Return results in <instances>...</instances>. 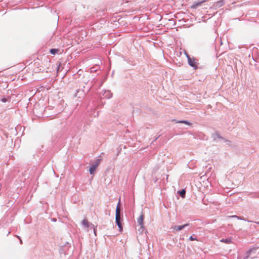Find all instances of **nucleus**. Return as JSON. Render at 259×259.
Masks as SVG:
<instances>
[{"mask_svg":"<svg viewBox=\"0 0 259 259\" xmlns=\"http://www.w3.org/2000/svg\"><path fill=\"white\" fill-rule=\"evenodd\" d=\"M183 51H184V54L187 58L188 64L194 69H197L198 63L196 61V59L194 57L191 58L188 53L186 51V50H183Z\"/></svg>","mask_w":259,"mask_h":259,"instance_id":"obj_1","label":"nucleus"},{"mask_svg":"<svg viewBox=\"0 0 259 259\" xmlns=\"http://www.w3.org/2000/svg\"><path fill=\"white\" fill-rule=\"evenodd\" d=\"M211 138L215 142H220L222 141H226V140L221 135L219 132L216 131L211 134Z\"/></svg>","mask_w":259,"mask_h":259,"instance_id":"obj_2","label":"nucleus"},{"mask_svg":"<svg viewBox=\"0 0 259 259\" xmlns=\"http://www.w3.org/2000/svg\"><path fill=\"white\" fill-rule=\"evenodd\" d=\"M123 221V215L122 213H118L115 214V224L119 228L120 232H121L123 230L122 222Z\"/></svg>","mask_w":259,"mask_h":259,"instance_id":"obj_3","label":"nucleus"},{"mask_svg":"<svg viewBox=\"0 0 259 259\" xmlns=\"http://www.w3.org/2000/svg\"><path fill=\"white\" fill-rule=\"evenodd\" d=\"M101 160V159H97L94 163L91 164L89 168V172L91 175H93L95 173L97 167L100 164Z\"/></svg>","mask_w":259,"mask_h":259,"instance_id":"obj_4","label":"nucleus"},{"mask_svg":"<svg viewBox=\"0 0 259 259\" xmlns=\"http://www.w3.org/2000/svg\"><path fill=\"white\" fill-rule=\"evenodd\" d=\"M144 215L143 214H141L137 219V223L140 226V228L138 231L141 233H142L145 229L144 226Z\"/></svg>","mask_w":259,"mask_h":259,"instance_id":"obj_5","label":"nucleus"},{"mask_svg":"<svg viewBox=\"0 0 259 259\" xmlns=\"http://www.w3.org/2000/svg\"><path fill=\"white\" fill-rule=\"evenodd\" d=\"M189 225L190 224L189 223H187L183 225L173 226L171 227V229H173L172 232H175V231H181L185 228L186 227L189 226Z\"/></svg>","mask_w":259,"mask_h":259,"instance_id":"obj_6","label":"nucleus"},{"mask_svg":"<svg viewBox=\"0 0 259 259\" xmlns=\"http://www.w3.org/2000/svg\"><path fill=\"white\" fill-rule=\"evenodd\" d=\"M227 218H228V223L232 222V220L233 219L237 220V221L239 220H245V219H244L242 218H240L239 217H238L236 215H228Z\"/></svg>","mask_w":259,"mask_h":259,"instance_id":"obj_7","label":"nucleus"},{"mask_svg":"<svg viewBox=\"0 0 259 259\" xmlns=\"http://www.w3.org/2000/svg\"><path fill=\"white\" fill-rule=\"evenodd\" d=\"M104 98L110 99L112 97V93L109 90H106L103 94Z\"/></svg>","mask_w":259,"mask_h":259,"instance_id":"obj_8","label":"nucleus"},{"mask_svg":"<svg viewBox=\"0 0 259 259\" xmlns=\"http://www.w3.org/2000/svg\"><path fill=\"white\" fill-rule=\"evenodd\" d=\"M174 121H175L176 123H184V124H187L188 125H191V123L189 121L186 120H176L174 119Z\"/></svg>","mask_w":259,"mask_h":259,"instance_id":"obj_9","label":"nucleus"},{"mask_svg":"<svg viewBox=\"0 0 259 259\" xmlns=\"http://www.w3.org/2000/svg\"><path fill=\"white\" fill-rule=\"evenodd\" d=\"M121 210H122V208L120 206V201H119L117 205V206H116L115 214H118H118L122 213Z\"/></svg>","mask_w":259,"mask_h":259,"instance_id":"obj_10","label":"nucleus"},{"mask_svg":"<svg viewBox=\"0 0 259 259\" xmlns=\"http://www.w3.org/2000/svg\"><path fill=\"white\" fill-rule=\"evenodd\" d=\"M186 193V191L185 189H183L181 190H179L178 191V193L182 198L185 197Z\"/></svg>","mask_w":259,"mask_h":259,"instance_id":"obj_11","label":"nucleus"},{"mask_svg":"<svg viewBox=\"0 0 259 259\" xmlns=\"http://www.w3.org/2000/svg\"><path fill=\"white\" fill-rule=\"evenodd\" d=\"M61 50H50V53L52 55H56V54H61L63 52V50L62 51H61Z\"/></svg>","mask_w":259,"mask_h":259,"instance_id":"obj_12","label":"nucleus"},{"mask_svg":"<svg viewBox=\"0 0 259 259\" xmlns=\"http://www.w3.org/2000/svg\"><path fill=\"white\" fill-rule=\"evenodd\" d=\"M82 225L86 227V228H89V222L88 220H87L86 219H84L82 220Z\"/></svg>","mask_w":259,"mask_h":259,"instance_id":"obj_13","label":"nucleus"},{"mask_svg":"<svg viewBox=\"0 0 259 259\" xmlns=\"http://www.w3.org/2000/svg\"><path fill=\"white\" fill-rule=\"evenodd\" d=\"M188 239L190 241H198L197 238L196 237L195 234H193L192 235L190 236Z\"/></svg>","mask_w":259,"mask_h":259,"instance_id":"obj_14","label":"nucleus"},{"mask_svg":"<svg viewBox=\"0 0 259 259\" xmlns=\"http://www.w3.org/2000/svg\"><path fill=\"white\" fill-rule=\"evenodd\" d=\"M61 65V62H57V68H56L57 73H58L60 71V68Z\"/></svg>","mask_w":259,"mask_h":259,"instance_id":"obj_15","label":"nucleus"},{"mask_svg":"<svg viewBox=\"0 0 259 259\" xmlns=\"http://www.w3.org/2000/svg\"><path fill=\"white\" fill-rule=\"evenodd\" d=\"M0 101H2L3 103H6V102H8V101H10V100H9L8 98L4 97L2 98L0 100Z\"/></svg>","mask_w":259,"mask_h":259,"instance_id":"obj_16","label":"nucleus"},{"mask_svg":"<svg viewBox=\"0 0 259 259\" xmlns=\"http://www.w3.org/2000/svg\"><path fill=\"white\" fill-rule=\"evenodd\" d=\"M220 241H221V242H224V243H227V238H223V239H221Z\"/></svg>","mask_w":259,"mask_h":259,"instance_id":"obj_17","label":"nucleus"},{"mask_svg":"<svg viewBox=\"0 0 259 259\" xmlns=\"http://www.w3.org/2000/svg\"><path fill=\"white\" fill-rule=\"evenodd\" d=\"M230 201L233 202V199L232 197L230 198L229 200H228V202L229 203H230Z\"/></svg>","mask_w":259,"mask_h":259,"instance_id":"obj_18","label":"nucleus"},{"mask_svg":"<svg viewBox=\"0 0 259 259\" xmlns=\"http://www.w3.org/2000/svg\"><path fill=\"white\" fill-rule=\"evenodd\" d=\"M16 236H17V237H18L19 239L20 243L21 244H22V241L21 238L19 236L17 235Z\"/></svg>","mask_w":259,"mask_h":259,"instance_id":"obj_19","label":"nucleus"},{"mask_svg":"<svg viewBox=\"0 0 259 259\" xmlns=\"http://www.w3.org/2000/svg\"><path fill=\"white\" fill-rule=\"evenodd\" d=\"M96 69H95V68H94V67H92V68H91V72H93V71H96Z\"/></svg>","mask_w":259,"mask_h":259,"instance_id":"obj_20","label":"nucleus"},{"mask_svg":"<svg viewBox=\"0 0 259 259\" xmlns=\"http://www.w3.org/2000/svg\"><path fill=\"white\" fill-rule=\"evenodd\" d=\"M227 242H228V244H230V243L231 242V239H229V238H228Z\"/></svg>","mask_w":259,"mask_h":259,"instance_id":"obj_21","label":"nucleus"},{"mask_svg":"<svg viewBox=\"0 0 259 259\" xmlns=\"http://www.w3.org/2000/svg\"><path fill=\"white\" fill-rule=\"evenodd\" d=\"M229 188H231V189H233L234 188V187L233 186H231L230 187H227V189H229Z\"/></svg>","mask_w":259,"mask_h":259,"instance_id":"obj_22","label":"nucleus"},{"mask_svg":"<svg viewBox=\"0 0 259 259\" xmlns=\"http://www.w3.org/2000/svg\"><path fill=\"white\" fill-rule=\"evenodd\" d=\"M160 137V135L159 136H158L157 137H156L155 140H154V141H155L156 140H157V139Z\"/></svg>","mask_w":259,"mask_h":259,"instance_id":"obj_23","label":"nucleus"},{"mask_svg":"<svg viewBox=\"0 0 259 259\" xmlns=\"http://www.w3.org/2000/svg\"><path fill=\"white\" fill-rule=\"evenodd\" d=\"M94 234H95V235H96V231H95V229H94Z\"/></svg>","mask_w":259,"mask_h":259,"instance_id":"obj_24","label":"nucleus"},{"mask_svg":"<svg viewBox=\"0 0 259 259\" xmlns=\"http://www.w3.org/2000/svg\"><path fill=\"white\" fill-rule=\"evenodd\" d=\"M230 225H231V224L230 223L228 224V226H229ZM231 226H232V224H231Z\"/></svg>","mask_w":259,"mask_h":259,"instance_id":"obj_25","label":"nucleus"},{"mask_svg":"<svg viewBox=\"0 0 259 259\" xmlns=\"http://www.w3.org/2000/svg\"><path fill=\"white\" fill-rule=\"evenodd\" d=\"M52 220H53V221H54V222L56 221V219H53Z\"/></svg>","mask_w":259,"mask_h":259,"instance_id":"obj_26","label":"nucleus"},{"mask_svg":"<svg viewBox=\"0 0 259 259\" xmlns=\"http://www.w3.org/2000/svg\"><path fill=\"white\" fill-rule=\"evenodd\" d=\"M232 185H234L235 186L237 185V184H234V183H232Z\"/></svg>","mask_w":259,"mask_h":259,"instance_id":"obj_27","label":"nucleus"},{"mask_svg":"<svg viewBox=\"0 0 259 259\" xmlns=\"http://www.w3.org/2000/svg\"><path fill=\"white\" fill-rule=\"evenodd\" d=\"M233 193H231L230 194V196H231Z\"/></svg>","mask_w":259,"mask_h":259,"instance_id":"obj_28","label":"nucleus"},{"mask_svg":"<svg viewBox=\"0 0 259 259\" xmlns=\"http://www.w3.org/2000/svg\"><path fill=\"white\" fill-rule=\"evenodd\" d=\"M79 92H80V90H77V93H79Z\"/></svg>","mask_w":259,"mask_h":259,"instance_id":"obj_29","label":"nucleus"},{"mask_svg":"<svg viewBox=\"0 0 259 259\" xmlns=\"http://www.w3.org/2000/svg\"><path fill=\"white\" fill-rule=\"evenodd\" d=\"M230 192V191H229L227 192L228 195H229V193Z\"/></svg>","mask_w":259,"mask_h":259,"instance_id":"obj_30","label":"nucleus"},{"mask_svg":"<svg viewBox=\"0 0 259 259\" xmlns=\"http://www.w3.org/2000/svg\"><path fill=\"white\" fill-rule=\"evenodd\" d=\"M231 250H232V249H230L229 250V252H230L231 251Z\"/></svg>","mask_w":259,"mask_h":259,"instance_id":"obj_31","label":"nucleus"},{"mask_svg":"<svg viewBox=\"0 0 259 259\" xmlns=\"http://www.w3.org/2000/svg\"><path fill=\"white\" fill-rule=\"evenodd\" d=\"M179 53H180V54H181L182 52L180 51V52H179Z\"/></svg>","mask_w":259,"mask_h":259,"instance_id":"obj_32","label":"nucleus"},{"mask_svg":"<svg viewBox=\"0 0 259 259\" xmlns=\"http://www.w3.org/2000/svg\"><path fill=\"white\" fill-rule=\"evenodd\" d=\"M253 258H254V257H251V259H253Z\"/></svg>","mask_w":259,"mask_h":259,"instance_id":"obj_33","label":"nucleus"},{"mask_svg":"<svg viewBox=\"0 0 259 259\" xmlns=\"http://www.w3.org/2000/svg\"><path fill=\"white\" fill-rule=\"evenodd\" d=\"M227 142H228H228H230V141H229V140H228V141H227Z\"/></svg>","mask_w":259,"mask_h":259,"instance_id":"obj_34","label":"nucleus"}]
</instances>
